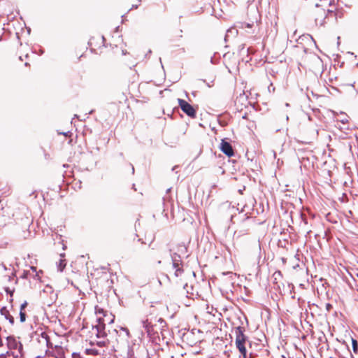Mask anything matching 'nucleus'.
<instances>
[{
    "mask_svg": "<svg viewBox=\"0 0 358 358\" xmlns=\"http://www.w3.org/2000/svg\"><path fill=\"white\" fill-rule=\"evenodd\" d=\"M178 105L183 113L191 118L196 117V110L185 100L182 99H178Z\"/></svg>",
    "mask_w": 358,
    "mask_h": 358,
    "instance_id": "423d86ee",
    "label": "nucleus"
},
{
    "mask_svg": "<svg viewBox=\"0 0 358 358\" xmlns=\"http://www.w3.org/2000/svg\"><path fill=\"white\" fill-rule=\"evenodd\" d=\"M236 341L235 344L243 358H247V350L245 348V343L247 336L244 334V329L242 327H237L235 329Z\"/></svg>",
    "mask_w": 358,
    "mask_h": 358,
    "instance_id": "39448f33",
    "label": "nucleus"
},
{
    "mask_svg": "<svg viewBox=\"0 0 358 358\" xmlns=\"http://www.w3.org/2000/svg\"><path fill=\"white\" fill-rule=\"evenodd\" d=\"M6 291L7 293H9L10 296L13 295V292L10 291L8 288H6Z\"/></svg>",
    "mask_w": 358,
    "mask_h": 358,
    "instance_id": "6ab92c4d",
    "label": "nucleus"
},
{
    "mask_svg": "<svg viewBox=\"0 0 358 358\" xmlns=\"http://www.w3.org/2000/svg\"><path fill=\"white\" fill-rule=\"evenodd\" d=\"M220 150L227 157H231L234 156V152L231 145L224 140H222L220 145Z\"/></svg>",
    "mask_w": 358,
    "mask_h": 358,
    "instance_id": "0eeeda50",
    "label": "nucleus"
},
{
    "mask_svg": "<svg viewBox=\"0 0 358 358\" xmlns=\"http://www.w3.org/2000/svg\"><path fill=\"white\" fill-rule=\"evenodd\" d=\"M27 315L25 311H20V322H24L26 320Z\"/></svg>",
    "mask_w": 358,
    "mask_h": 358,
    "instance_id": "4468645a",
    "label": "nucleus"
},
{
    "mask_svg": "<svg viewBox=\"0 0 358 358\" xmlns=\"http://www.w3.org/2000/svg\"><path fill=\"white\" fill-rule=\"evenodd\" d=\"M178 268H183V264L181 260V258L179 255H178L176 253H174L172 255V267L171 270Z\"/></svg>",
    "mask_w": 358,
    "mask_h": 358,
    "instance_id": "6e6552de",
    "label": "nucleus"
},
{
    "mask_svg": "<svg viewBox=\"0 0 358 358\" xmlns=\"http://www.w3.org/2000/svg\"><path fill=\"white\" fill-rule=\"evenodd\" d=\"M173 272V277L175 278H180L184 273V269L183 268H178L171 270L170 272Z\"/></svg>",
    "mask_w": 358,
    "mask_h": 358,
    "instance_id": "9d476101",
    "label": "nucleus"
},
{
    "mask_svg": "<svg viewBox=\"0 0 358 358\" xmlns=\"http://www.w3.org/2000/svg\"><path fill=\"white\" fill-rule=\"evenodd\" d=\"M41 337L45 339L48 348H52V354L55 358H81L80 354L71 352L69 350L61 346L55 345L53 348L46 333H42Z\"/></svg>",
    "mask_w": 358,
    "mask_h": 358,
    "instance_id": "7ed1b4c3",
    "label": "nucleus"
},
{
    "mask_svg": "<svg viewBox=\"0 0 358 358\" xmlns=\"http://www.w3.org/2000/svg\"><path fill=\"white\" fill-rule=\"evenodd\" d=\"M1 315L8 320L10 324H14V317L10 314L8 310L6 307L1 308L0 310Z\"/></svg>",
    "mask_w": 358,
    "mask_h": 358,
    "instance_id": "1a4fd4ad",
    "label": "nucleus"
},
{
    "mask_svg": "<svg viewBox=\"0 0 358 358\" xmlns=\"http://www.w3.org/2000/svg\"><path fill=\"white\" fill-rule=\"evenodd\" d=\"M7 346L9 350L7 352L8 355L10 353L14 358H22L24 357L23 345L15 337H7Z\"/></svg>",
    "mask_w": 358,
    "mask_h": 358,
    "instance_id": "20e7f679",
    "label": "nucleus"
},
{
    "mask_svg": "<svg viewBox=\"0 0 358 358\" xmlns=\"http://www.w3.org/2000/svg\"><path fill=\"white\" fill-rule=\"evenodd\" d=\"M331 5V1L320 0V3H316L311 10V16L314 19L317 26H324L326 24V19L329 15L335 16L333 10L327 8Z\"/></svg>",
    "mask_w": 358,
    "mask_h": 358,
    "instance_id": "f257e3e1",
    "label": "nucleus"
},
{
    "mask_svg": "<svg viewBox=\"0 0 358 358\" xmlns=\"http://www.w3.org/2000/svg\"><path fill=\"white\" fill-rule=\"evenodd\" d=\"M95 313L97 316L98 324L95 327L96 336L103 338L106 336L105 332L106 324H110L114 321V315L103 308L96 306Z\"/></svg>",
    "mask_w": 358,
    "mask_h": 358,
    "instance_id": "f03ea898",
    "label": "nucleus"
},
{
    "mask_svg": "<svg viewBox=\"0 0 358 358\" xmlns=\"http://www.w3.org/2000/svg\"><path fill=\"white\" fill-rule=\"evenodd\" d=\"M247 358H253V356L252 355V354H250L249 357L247 356Z\"/></svg>",
    "mask_w": 358,
    "mask_h": 358,
    "instance_id": "4be33fe9",
    "label": "nucleus"
},
{
    "mask_svg": "<svg viewBox=\"0 0 358 358\" xmlns=\"http://www.w3.org/2000/svg\"><path fill=\"white\" fill-rule=\"evenodd\" d=\"M121 331H123L127 336H129V331L127 328H122Z\"/></svg>",
    "mask_w": 358,
    "mask_h": 358,
    "instance_id": "a211bd4d",
    "label": "nucleus"
},
{
    "mask_svg": "<svg viewBox=\"0 0 358 358\" xmlns=\"http://www.w3.org/2000/svg\"><path fill=\"white\" fill-rule=\"evenodd\" d=\"M331 307V306L330 304H327V308L329 310L330 308Z\"/></svg>",
    "mask_w": 358,
    "mask_h": 358,
    "instance_id": "412c9836",
    "label": "nucleus"
},
{
    "mask_svg": "<svg viewBox=\"0 0 358 358\" xmlns=\"http://www.w3.org/2000/svg\"><path fill=\"white\" fill-rule=\"evenodd\" d=\"M254 25V21H251L250 22H240L239 28L245 29V28H252Z\"/></svg>",
    "mask_w": 358,
    "mask_h": 358,
    "instance_id": "f8f14e48",
    "label": "nucleus"
},
{
    "mask_svg": "<svg viewBox=\"0 0 358 358\" xmlns=\"http://www.w3.org/2000/svg\"><path fill=\"white\" fill-rule=\"evenodd\" d=\"M27 306V302L24 301L22 304L20 306V311H24V308Z\"/></svg>",
    "mask_w": 358,
    "mask_h": 358,
    "instance_id": "f3484780",
    "label": "nucleus"
},
{
    "mask_svg": "<svg viewBox=\"0 0 358 358\" xmlns=\"http://www.w3.org/2000/svg\"><path fill=\"white\" fill-rule=\"evenodd\" d=\"M6 355H8V354L7 353L6 354H1L0 358H6Z\"/></svg>",
    "mask_w": 358,
    "mask_h": 358,
    "instance_id": "aec40b11",
    "label": "nucleus"
},
{
    "mask_svg": "<svg viewBox=\"0 0 358 358\" xmlns=\"http://www.w3.org/2000/svg\"><path fill=\"white\" fill-rule=\"evenodd\" d=\"M352 348H353V350L354 352H357V348H358V344H357V341L355 339H352Z\"/></svg>",
    "mask_w": 358,
    "mask_h": 358,
    "instance_id": "2eb2a0df",
    "label": "nucleus"
},
{
    "mask_svg": "<svg viewBox=\"0 0 358 358\" xmlns=\"http://www.w3.org/2000/svg\"><path fill=\"white\" fill-rule=\"evenodd\" d=\"M66 260L65 259H60L59 260V263L58 266H57L58 267V270L59 271H62L64 269V268L66 267Z\"/></svg>",
    "mask_w": 358,
    "mask_h": 358,
    "instance_id": "ddd939ff",
    "label": "nucleus"
},
{
    "mask_svg": "<svg viewBox=\"0 0 358 358\" xmlns=\"http://www.w3.org/2000/svg\"><path fill=\"white\" fill-rule=\"evenodd\" d=\"M208 1V0H196L195 6L199 8L201 10H203L206 8Z\"/></svg>",
    "mask_w": 358,
    "mask_h": 358,
    "instance_id": "9b49d317",
    "label": "nucleus"
},
{
    "mask_svg": "<svg viewBox=\"0 0 358 358\" xmlns=\"http://www.w3.org/2000/svg\"><path fill=\"white\" fill-rule=\"evenodd\" d=\"M37 358H44V357L38 356V357H37Z\"/></svg>",
    "mask_w": 358,
    "mask_h": 358,
    "instance_id": "5701e85b",
    "label": "nucleus"
},
{
    "mask_svg": "<svg viewBox=\"0 0 358 358\" xmlns=\"http://www.w3.org/2000/svg\"><path fill=\"white\" fill-rule=\"evenodd\" d=\"M120 51L122 52V55H124V50H121V48H120V49H118V48H117V46H116V48H115V51H113V52H114L115 55H120Z\"/></svg>",
    "mask_w": 358,
    "mask_h": 358,
    "instance_id": "dca6fc26",
    "label": "nucleus"
}]
</instances>
